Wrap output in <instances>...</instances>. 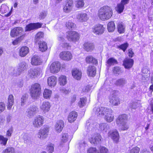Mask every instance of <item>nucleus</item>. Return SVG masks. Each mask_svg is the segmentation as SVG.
Wrapping results in <instances>:
<instances>
[{"instance_id":"f704fd0d","label":"nucleus","mask_w":153,"mask_h":153,"mask_svg":"<svg viewBox=\"0 0 153 153\" xmlns=\"http://www.w3.org/2000/svg\"><path fill=\"white\" fill-rule=\"evenodd\" d=\"M109 128L108 125L106 123H102L99 125V130L103 133H105Z\"/></svg>"},{"instance_id":"7c9ffc66","label":"nucleus","mask_w":153,"mask_h":153,"mask_svg":"<svg viewBox=\"0 0 153 153\" xmlns=\"http://www.w3.org/2000/svg\"><path fill=\"white\" fill-rule=\"evenodd\" d=\"M14 98L13 96L10 94L9 95L8 98L7 103V109L8 110H10L14 104Z\"/></svg>"},{"instance_id":"e2e57ef3","label":"nucleus","mask_w":153,"mask_h":153,"mask_svg":"<svg viewBox=\"0 0 153 153\" xmlns=\"http://www.w3.org/2000/svg\"><path fill=\"white\" fill-rule=\"evenodd\" d=\"M5 109V105L3 102H0V114L3 112Z\"/></svg>"},{"instance_id":"a211bd4d","label":"nucleus","mask_w":153,"mask_h":153,"mask_svg":"<svg viewBox=\"0 0 153 153\" xmlns=\"http://www.w3.org/2000/svg\"><path fill=\"white\" fill-rule=\"evenodd\" d=\"M51 107L50 103L48 101H45L42 103L40 106V109L43 112L45 113L49 111Z\"/></svg>"},{"instance_id":"37998d69","label":"nucleus","mask_w":153,"mask_h":153,"mask_svg":"<svg viewBox=\"0 0 153 153\" xmlns=\"http://www.w3.org/2000/svg\"><path fill=\"white\" fill-rule=\"evenodd\" d=\"M84 4L83 0H76V6L77 8H82L84 7Z\"/></svg>"},{"instance_id":"603ef678","label":"nucleus","mask_w":153,"mask_h":153,"mask_svg":"<svg viewBox=\"0 0 153 153\" xmlns=\"http://www.w3.org/2000/svg\"><path fill=\"white\" fill-rule=\"evenodd\" d=\"M8 10V7L5 4H2L1 6L0 11L3 13H6Z\"/></svg>"},{"instance_id":"69168bd1","label":"nucleus","mask_w":153,"mask_h":153,"mask_svg":"<svg viewBox=\"0 0 153 153\" xmlns=\"http://www.w3.org/2000/svg\"><path fill=\"white\" fill-rule=\"evenodd\" d=\"M87 152L88 153H96V149L95 148H91L88 150Z\"/></svg>"},{"instance_id":"c03bdc74","label":"nucleus","mask_w":153,"mask_h":153,"mask_svg":"<svg viewBox=\"0 0 153 153\" xmlns=\"http://www.w3.org/2000/svg\"><path fill=\"white\" fill-rule=\"evenodd\" d=\"M15 150L12 147H8L6 149L4 150L2 153H15Z\"/></svg>"},{"instance_id":"49530a36","label":"nucleus","mask_w":153,"mask_h":153,"mask_svg":"<svg viewBox=\"0 0 153 153\" xmlns=\"http://www.w3.org/2000/svg\"><path fill=\"white\" fill-rule=\"evenodd\" d=\"M44 36L43 33L42 32L38 33L35 37V41L36 42H37L41 38H42Z\"/></svg>"},{"instance_id":"f8f14e48","label":"nucleus","mask_w":153,"mask_h":153,"mask_svg":"<svg viewBox=\"0 0 153 153\" xmlns=\"http://www.w3.org/2000/svg\"><path fill=\"white\" fill-rule=\"evenodd\" d=\"M65 4L63 7V10L65 13L70 12L72 9L73 6V0H66Z\"/></svg>"},{"instance_id":"0eeeda50","label":"nucleus","mask_w":153,"mask_h":153,"mask_svg":"<svg viewBox=\"0 0 153 153\" xmlns=\"http://www.w3.org/2000/svg\"><path fill=\"white\" fill-rule=\"evenodd\" d=\"M108 108L102 107H96L93 109V111L99 117L104 116Z\"/></svg>"},{"instance_id":"0e129e2a","label":"nucleus","mask_w":153,"mask_h":153,"mask_svg":"<svg viewBox=\"0 0 153 153\" xmlns=\"http://www.w3.org/2000/svg\"><path fill=\"white\" fill-rule=\"evenodd\" d=\"M47 15V13L45 11L41 12L39 15V18L40 19H44Z\"/></svg>"},{"instance_id":"bf43d9fd","label":"nucleus","mask_w":153,"mask_h":153,"mask_svg":"<svg viewBox=\"0 0 153 153\" xmlns=\"http://www.w3.org/2000/svg\"><path fill=\"white\" fill-rule=\"evenodd\" d=\"M140 150V149L139 148L135 147L130 150L129 153H139Z\"/></svg>"},{"instance_id":"a18cd8bd","label":"nucleus","mask_w":153,"mask_h":153,"mask_svg":"<svg viewBox=\"0 0 153 153\" xmlns=\"http://www.w3.org/2000/svg\"><path fill=\"white\" fill-rule=\"evenodd\" d=\"M124 7V5L120 2L117 4L116 10L118 13H121L123 12Z\"/></svg>"},{"instance_id":"052dcab7","label":"nucleus","mask_w":153,"mask_h":153,"mask_svg":"<svg viewBox=\"0 0 153 153\" xmlns=\"http://www.w3.org/2000/svg\"><path fill=\"white\" fill-rule=\"evenodd\" d=\"M60 45L62 48H64L68 49L69 48L71 47V46L67 42H65V41L61 44Z\"/></svg>"},{"instance_id":"9b49d317","label":"nucleus","mask_w":153,"mask_h":153,"mask_svg":"<svg viewBox=\"0 0 153 153\" xmlns=\"http://www.w3.org/2000/svg\"><path fill=\"white\" fill-rule=\"evenodd\" d=\"M61 68V64L58 62H53L50 67V71L51 73H56L59 71Z\"/></svg>"},{"instance_id":"f03ea898","label":"nucleus","mask_w":153,"mask_h":153,"mask_svg":"<svg viewBox=\"0 0 153 153\" xmlns=\"http://www.w3.org/2000/svg\"><path fill=\"white\" fill-rule=\"evenodd\" d=\"M127 119L126 115L123 114L119 116L117 119L116 123L120 127L121 130H126L128 128L127 123Z\"/></svg>"},{"instance_id":"423d86ee","label":"nucleus","mask_w":153,"mask_h":153,"mask_svg":"<svg viewBox=\"0 0 153 153\" xmlns=\"http://www.w3.org/2000/svg\"><path fill=\"white\" fill-rule=\"evenodd\" d=\"M67 38L69 41L76 42L79 39V34L75 31H69L67 33Z\"/></svg>"},{"instance_id":"e433bc0d","label":"nucleus","mask_w":153,"mask_h":153,"mask_svg":"<svg viewBox=\"0 0 153 153\" xmlns=\"http://www.w3.org/2000/svg\"><path fill=\"white\" fill-rule=\"evenodd\" d=\"M101 137L99 134H97L96 136L94 137L91 138L90 140V142L93 144H95L99 143L101 141Z\"/></svg>"},{"instance_id":"774afa93","label":"nucleus","mask_w":153,"mask_h":153,"mask_svg":"<svg viewBox=\"0 0 153 153\" xmlns=\"http://www.w3.org/2000/svg\"><path fill=\"white\" fill-rule=\"evenodd\" d=\"M13 129L12 128H11L9 129L7 131L6 135L7 136L10 137L11 135V134L13 132Z\"/></svg>"},{"instance_id":"1a4fd4ad","label":"nucleus","mask_w":153,"mask_h":153,"mask_svg":"<svg viewBox=\"0 0 153 153\" xmlns=\"http://www.w3.org/2000/svg\"><path fill=\"white\" fill-rule=\"evenodd\" d=\"M59 56L61 59L65 61H70L72 58V55L69 51H63L61 52L59 54Z\"/></svg>"},{"instance_id":"4468645a","label":"nucleus","mask_w":153,"mask_h":153,"mask_svg":"<svg viewBox=\"0 0 153 153\" xmlns=\"http://www.w3.org/2000/svg\"><path fill=\"white\" fill-rule=\"evenodd\" d=\"M38 110L37 107L33 106L29 107L26 111L27 116L29 117H31L36 114Z\"/></svg>"},{"instance_id":"f3484780","label":"nucleus","mask_w":153,"mask_h":153,"mask_svg":"<svg viewBox=\"0 0 153 153\" xmlns=\"http://www.w3.org/2000/svg\"><path fill=\"white\" fill-rule=\"evenodd\" d=\"M120 100L117 96L114 95L109 98V102L113 106H118L120 103Z\"/></svg>"},{"instance_id":"cd10ccee","label":"nucleus","mask_w":153,"mask_h":153,"mask_svg":"<svg viewBox=\"0 0 153 153\" xmlns=\"http://www.w3.org/2000/svg\"><path fill=\"white\" fill-rule=\"evenodd\" d=\"M127 81L125 78H121L117 80L114 84L117 86L123 87L126 83Z\"/></svg>"},{"instance_id":"6e6d98bb","label":"nucleus","mask_w":153,"mask_h":153,"mask_svg":"<svg viewBox=\"0 0 153 153\" xmlns=\"http://www.w3.org/2000/svg\"><path fill=\"white\" fill-rule=\"evenodd\" d=\"M68 135L67 133H65L62 135L61 141L64 143L66 142L68 139Z\"/></svg>"},{"instance_id":"20e7f679","label":"nucleus","mask_w":153,"mask_h":153,"mask_svg":"<svg viewBox=\"0 0 153 153\" xmlns=\"http://www.w3.org/2000/svg\"><path fill=\"white\" fill-rule=\"evenodd\" d=\"M49 127L47 126H44L39 130L37 134V137L41 140L45 139L48 134Z\"/></svg>"},{"instance_id":"72a5a7b5","label":"nucleus","mask_w":153,"mask_h":153,"mask_svg":"<svg viewBox=\"0 0 153 153\" xmlns=\"http://www.w3.org/2000/svg\"><path fill=\"white\" fill-rule=\"evenodd\" d=\"M86 62L87 63H92L96 64L97 63V61L95 58L91 56H87L85 59Z\"/></svg>"},{"instance_id":"bb28decb","label":"nucleus","mask_w":153,"mask_h":153,"mask_svg":"<svg viewBox=\"0 0 153 153\" xmlns=\"http://www.w3.org/2000/svg\"><path fill=\"white\" fill-rule=\"evenodd\" d=\"M109 134L115 143H117L119 141V135L118 132L116 130L114 131L111 133Z\"/></svg>"},{"instance_id":"338daca9","label":"nucleus","mask_w":153,"mask_h":153,"mask_svg":"<svg viewBox=\"0 0 153 153\" xmlns=\"http://www.w3.org/2000/svg\"><path fill=\"white\" fill-rule=\"evenodd\" d=\"M138 104L137 102H133L131 104V108L132 109H135L138 106Z\"/></svg>"},{"instance_id":"c756f323","label":"nucleus","mask_w":153,"mask_h":153,"mask_svg":"<svg viewBox=\"0 0 153 153\" xmlns=\"http://www.w3.org/2000/svg\"><path fill=\"white\" fill-rule=\"evenodd\" d=\"M41 62V60L39 56L34 55L32 57L31 63L33 65H39Z\"/></svg>"},{"instance_id":"8fccbe9b","label":"nucleus","mask_w":153,"mask_h":153,"mask_svg":"<svg viewBox=\"0 0 153 153\" xmlns=\"http://www.w3.org/2000/svg\"><path fill=\"white\" fill-rule=\"evenodd\" d=\"M8 140V138L4 137L2 135H0V143L1 144L5 146Z\"/></svg>"},{"instance_id":"a878e982","label":"nucleus","mask_w":153,"mask_h":153,"mask_svg":"<svg viewBox=\"0 0 153 153\" xmlns=\"http://www.w3.org/2000/svg\"><path fill=\"white\" fill-rule=\"evenodd\" d=\"M72 74L74 78L77 80L80 79L81 77L82 72L79 70L74 69L72 71Z\"/></svg>"},{"instance_id":"dca6fc26","label":"nucleus","mask_w":153,"mask_h":153,"mask_svg":"<svg viewBox=\"0 0 153 153\" xmlns=\"http://www.w3.org/2000/svg\"><path fill=\"white\" fill-rule=\"evenodd\" d=\"M42 24L39 23H30L27 25L25 28V31H28L36 29L41 27Z\"/></svg>"},{"instance_id":"2f4dec72","label":"nucleus","mask_w":153,"mask_h":153,"mask_svg":"<svg viewBox=\"0 0 153 153\" xmlns=\"http://www.w3.org/2000/svg\"><path fill=\"white\" fill-rule=\"evenodd\" d=\"M83 48L88 52L91 51L94 48V45L91 43L85 42L83 44Z\"/></svg>"},{"instance_id":"5fc2aeb1","label":"nucleus","mask_w":153,"mask_h":153,"mask_svg":"<svg viewBox=\"0 0 153 153\" xmlns=\"http://www.w3.org/2000/svg\"><path fill=\"white\" fill-rule=\"evenodd\" d=\"M24 38L23 35L20 36L19 38L17 39L13 42V44L14 45H16L19 44Z\"/></svg>"},{"instance_id":"4be33fe9","label":"nucleus","mask_w":153,"mask_h":153,"mask_svg":"<svg viewBox=\"0 0 153 153\" xmlns=\"http://www.w3.org/2000/svg\"><path fill=\"white\" fill-rule=\"evenodd\" d=\"M77 117V113L73 111L69 114L68 117V120L70 123L73 122L76 120Z\"/></svg>"},{"instance_id":"7ed1b4c3","label":"nucleus","mask_w":153,"mask_h":153,"mask_svg":"<svg viewBox=\"0 0 153 153\" xmlns=\"http://www.w3.org/2000/svg\"><path fill=\"white\" fill-rule=\"evenodd\" d=\"M41 90L40 85L36 83L31 86L30 91L31 96L33 99H37L39 97Z\"/></svg>"},{"instance_id":"a19ab883","label":"nucleus","mask_w":153,"mask_h":153,"mask_svg":"<svg viewBox=\"0 0 153 153\" xmlns=\"http://www.w3.org/2000/svg\"><path fill=\"white\" fill-rule=\"evenodd\" d=\"M46 149L49 153H52L54 149V145L51 143H49L47 145Z\"/></svg>"},{"instance_id":"4d7b16f0","label":"nucleus","mask_w":153,"mask_h":153,"mask_svg":"<svg viewBox=\"0 0 153 153\" xmlns=\"http://www.w3.org/2000/svg\"><path fill=\"white\" fill-rule=\"evenodd\" d=\"M58 40L59 41V45H61L65 41V36L63 34L59 36L58 38Z\"/></svg>"},{"instance_id":"13d9d810","label":"nucleus","mask_w":153,"mask_h":153,"mask_svg":"<svg viewBox=\"0 0 153 153\" xmlns=\"http://www.w3.org/2000/svg\"><path fill=\"white\" fill-rule=\"evenodd\" d=\"M128 44L127 43L122 44L119 46V48L122 50L123 51H125L127 48L128 47Z\"/></svg>"},{"instance_id":"4c0bfd02","label":"nucleus","mask_w":153,"mask_h":153,"mask_svg":"<svg viewBox=\"0 0 153 153\" xmlns=\"http://www.w3.org/2000/svg\"><path fill=\"white\" fill-rule=\"evenodd\" d=\"M117 29L118 32L120 33H124L125 30V27L122 22L118 23Z\"/></svg>"},{"instance_id":"9d476101","label":"nucleus","mask_w":153,"mask_h":153,"mask_svg":"<svg viewBox=\"0 0 153 153\" xmlns=\"http://www.w3.org/2000/svg\"><path fill=\"white\" fill-rule=\"evenodd\" d=\"M113 110L110 108H108L107 112L104 115V119L108 123H110L113 121L114 118Z\"/></svg>"},{"instance_id":"412c9836","label":"nucleus","mask_w":153,"mask_h":153,"mask_svg":"<svg viewBox=\"0 0 153 153\" xmlns=\"http://www.w3.org/2000/svg\"><path fill=\"white\" fill-rule=\"evenodd\" d=\"M28 75L32 78H35L39 74V69L38 68H32L28 71Z\"/></svg>"},{"instance_id":"f257e3e1","label":"nucleus","mask_w":153,"mask_h":153,"mask_svg":"<svg viewBox=\"0 0 153 153\" xmlns=\"http://www.w3.org/2000/svg\"><path fill=\"white\" fill-rule=\"evenodd\" d=\"M112 14L111 8L108 6H105L99 9L98 16L100 19L105 21L110 19Z\"/></svg>"},{"instance_id":"58836bf2","label":"nucleus","mask_w":153,"mask_h":153,"mask_svg":"<svg viewBox=\"0 0 153 153\" xmlns=\"http://www.w3.org/2000/svg\"><path fill=\"white\" fill-rule=\"evenodd\" d=\"M115 29V26L114 22L111 21L108 23L107 25V29L109 32H113Z\"/></svg>"},{"instance_id":"3c124183","label":"nucleus","mask_w":153,"mask_h":153,"mask_svg":"<svg viewBox=\"0 0 153 153\" xmlns=\"http://www.w3.org/2000/svg\"><path fill=\"white\" fill-rule=\"evenodd\" d=\"M28 97L27 94H25L23 95L21 98V104L22 106L24 105L25 103L27 101Z\"/></svg>"},{"instance_id":"6e6552de","label":"nucleus","mask_w":153,"mask_h":153,"mask_svg":"<svg viewBox=\"0 0 153 153\" xmlns=\"http://www.w3.org/2000/svg\"><path fill=\"white\" fill-rule=\"evenodd\" d=\"M104 30L105 28L102 25L98 24L94 26L92 28V31L95 34L100 35L104 33Z\"/></svg>"},{"instance_id":"79ce46f5","label":"nucleus","mask_w":153,"mask_h":153,"mask_svg":"<svg viewBox=\"0 0 153 153\" xmlns=\"http://www.w3.org/2000/svg\"><path fill=\"white\" fill-rule=\"evenodd\" d=\"M108 66H110L111 65H114L115 64L117 63V60L113 58H111L108 59L106 62Z\"/></svg>"},{"instance_id":"b1692460","label":"nucleus","mask_w":153,"mask_h":153,"mask_svg":"<svg viewBox=\"0 0 153 153\" xmlns=\"http://www.w3.org/2000/svg\"><path fill=\"white\" fill-rule=\"evenodd\" d=\"M77 19L78 21L80 22L86 21L89 18L88 16L86 13H80L76 16Z\"/></svg>"},{"instance_id":"de8ad7c7","label":"nucleus","mask_w":153,"mask_h":153,"mask_svg":"<svg viewBox=\"0 0 153 153\" xmlns=\"http://www.w3.org/2000/svg\"><path fill=\"white\" fill-rule=\"evenodd\" d=\"M86 102V99L85 98H82L78 103V105L80 108L82 107L85 105Z\"/></svg>"},{"instance_id":"473e14b6","label":"nucleus","mask_w":153,"mask_h":153,"mask_svg":"<svg viewBox=\"0 0 153 153\" xmlns=\"http://www.w3.org/2000/svg\"><path fill=\"white\" fill-rule=\"evenodd\" d=\"M59 83L60 85L64 86L67 82V77L64 75H61L58 78Z\"/></svg>"},{"instance_id":"aec40b11","label":"nucleus","mask_w":153,"mask_h":153,"mask_svg":"<svg viewBox=\"0 0 153 153\" xmlns=\"http://www.w3.org/2000/svg\"><path fill=\"white\" fill-rule=\"evenodd\" d=\"M64 123L62 120L57 121L55 125V129L57 132H60L62 131L64 127Z\"/></svg>"},{"instance_id":"39448f33","label":"nucleus","mask_w":153,"mask_h":153,"mask_svg":"<svg viewBox=\"0 0 153 153\" xmlns=\"http://www.w3.org/2000/svg\"><path fill=\"white\" fill-rule=\"evenodd\" d=\"M44 121V117L42 116L39 115L35 117L33 124L35 128H39L43 125Z\"/></svg>"},{"instance_id":"ddd939ff","label":"nucleus","mask_w":153,"mask_h":153,"mask_svg":"<svg viewBox=\"0 0 153 153\" xmlns=\"http://www.w3.org/2000/svg\"><path fill=\"white\" fill-rule=\"evenodd\" d=\"M23 30L20 27L14 28L11 31L10 35L12 37L21 35L23 33Z\"/></svg>"},{"instance_id":"09e8293b","label":"nucleus","mask_w":153,"mask_h":153,"mask_svg":"<svg viewBox=\"0 0 153 153\" xmlns=\"http://www.w3.org/2000/svg\"><path fill=\"white\" fill-rule=\"evenodd\" d=\"M112 71L114 74H119L122 73L120 68L119 67H115L113 68Z\"/></svg>"},{"instance_id":"393cba45","label":"nucleus","mask_w":153,"mask_h":153,"mask_svg":"<svg viewBox=\"0 0 153 153\" xmlns=\"http://www.w3.org/2000/svg\"><path fill=\"white\" fill-rule=\"evenodd\" d=\"M134 63V60L132 59H126L123 61V65L126 68L129 69L131 68Z\"/></svg>"},{"instance_id":"680f3d73","label":"nucleus","mask_w":153,"mask_h":153,"mask_svg":"<svg viewBox=\"0 0 153 153\" xmlns=\"http://www.w3.org/2000/svg\"><path fill=\"white\" fill-rule=\"evenodd\" d=\"M99 153H108V150L104 147H100V151Z\"/></svg>"},{"instance_id":"ea45409f","label":"nucleus","mask_w":153,"mask_h":153,"mask_svg":"<svg viewBox=\"0 0 153 153\" xmlns=\"http://www.w3.org/2000/svg\"><path fill=\"white\" fill-rule=\"evenodd\" d=\"M52 93V91L51 90L45 89L43 93V97L46 99H49L51 97Z\"/></svg>"},{"instance_id":"c85d7f7f","label":"nucleus","mask_w":153,"mask_h":153,"mask_svg":"<svg viewBox=\"0 0 153 153\" xmlns=\"http://www.w3.org/2000/svg\"><path fill=\"white\" fill-rule=\"evenodd\" d=\"M29 52V48L26 46L22 47L19 50V55L21 57H24Z\"/></svg>"},{"instance_id":"2eb2a0df","label":"nucleus","mask_w":153,"mask_h":153,"mask_svg":"<svg viewBox=\"0 0 153 153\" xmlns=\"http://www.w3.org/2000/svg\"><path fill=\"white\" fill-rule=\"evenodd\" d=\"M27 67L28 65L24 61L21 62L19 64L18 73L16 74L14 73L13 74L15 76L19 75L21 72L27 69Z\"/></svg>"},{"instance_id":"6ab92c4d","label":"nucleus","mask_w":153,"mask_h":153,"mask_svg":"<svg viewBox=\"0 0 153 153\" xmlns=\"http://www.w3.org/2000/svg\"><path fill=\"white\" fill-rule=\"evenodd\" d=\"M57 79L54 76H52L49 77L47 79L48 84L49 86L54 87L56 85L57 82Z\"/></svg>"},{"instance_id":"5701e85b","label":"nucleus","mask_w":153,"mask_h":153,"mask_svg":"<svg viewBox=\"0 0 153 153\" xmlns=\"http://www.w3.org/2000/svg\"><path fill=\"white\" fill-rule=\"evenodd\" d=\"M96 68L94 66H89L87 68V73L89 76L94 77L96 74Z\"/></svg>"},{"instance_id":"864d4df0","label":"nucleus","mask_w":153,"mask_h":153,"mask_svg":"<svg viewBox=\"0 0 153 153\" xmlns=\"http://www.w3.org/2000/svg\"><path fill=\"white\" fill-rule=\"evenodd\" d=\"M74 23L71 21H68L66 23V26L69 29L74 28Z\"/></svg>"},{"instance_id":"c9c22d12","label":"nucleus","mask_w":153,"mask_h":153,"mask_svg":"<svg viewBox=\"0 0 153 153\" xmlns=\"http://www.w3.org/2000/svg\"><path fill=\"white\" fill-rule=\"evenodd\" d=\"M38 44L39 50L42 52L45 51L47 49V44L45 42L40 41Z\"/></svg>"}]
</instances>
